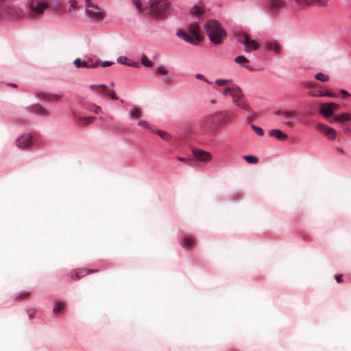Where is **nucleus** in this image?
<instances>
[{
    "instance_id": "f257e3e1",
    "label": "nucleus",
    "mask_w": 351,
    "mask_h": 351,
    "mask_svg": "<svg viewBox=\"0 0 351 351\" xmlns=\"http://www.w3.org/2000/svg\"><path fill=\"white\" fill-rule=\"evenodd\" d=\"M233 117L234 114L227 110L219 111L203 117L200 125L204 130L214 132L217 128L228 123Z\"/></svg>"
},
{
    "instance_id": "6ab92c4d",
    "label": "nucleus",
    "mask_w": 351,
    "mask_h": 351,
    "mask_svg": "<svg viewBox=\"0 0 351 351\" xmlns=\"http://www.w3.org/2000/svg\"><path fill=\"white\" fill-rule=\"evenodd\" d=\"M74 65L77 68H95L97 66V62L88 64L87 62L82 61L80 58H77L74 61Z\"/></svg>"
},
{
    "instance_id": "f704fd0d",
    "label": "nucleus",
    "mask_w": 351,
    "mask_h": 351,
    "mask_svg": "<svg viewBox=\"0 0 351 351\" xmlns=\"http://www.w3.org/2000/svg\"><path fill=\"white\" fill-rule=\"evenodd\" d=\"M230 82H231L230 80H224V79H219V80H217L215 82V83L217 85L220 86H223L227 85V84H228Z\"/></svg>"
},
{
    "instance_id": "dca6fc26",
    "label": "nucleus",
    "mask_w": 351,
    "mask_h": 351,
    "mask_svg": "<svg viewBox=\"0 0 351 351\" xmlns=\"http://www.w3.org/2000/svg\"><path fill=\"white\" fill-rule=\"evenodd\" d=\"M95 120V117H76L75 121L76 123L79 127L83 128L90 123H92Z\"/></svg>"
},
{
    "instance_id": "c756f323",
    "label": "nucleus",
    "mask_w": 351,
    "mask_h": 351,
    "mask_svg": "<svg viewBox=\"0 0 351 351\" xmlns=\"http://www.w3.org/2000/svg\"><path fill=\"white\" fill-rule=\"evenodd\" d=\"M68 2L70 5L69 8V12H71L73 10H77L80 8L77 0H68Z\"/></svg>"
},
{
    "instance_id": "ea45409f",
    "label": "nucleus",
    "mask_w": 351,
    "mask_h": 351,
    "mask_svg": "<svg viewBox=\"0 0 351 351\" xmlns=\"http://www.w3.org/2000/svg\"><path fill=\"white\" fill-rule=\"evenodd\" d=\"M133 2L135 4L136 8L138 10V12L141 13L143 12V8L142 3L140 1V0H133Z\"/></svg>"
},
{
    "instance_id": "aec40b11",
    "label": "nucleus",
    "mask_w": 351,
    "mask_h": 351,
    "mask_svg": "<svg viewBox=\"0 0 351 351\" xmlns=\"http://www.w3.org/2000/svg\"><path fill=\"white\" fill-rule=\"evenodd\" d=\"M234 62L241 66L246 68L249 71H254V69L248 65H244L245 63L249 62V60L246 58L244 56H239L234 58Z\"/></svg>"
},
{
    "instance_id": "0e129e2a",
    "label": "nucleus",
    "mask_w": 351,
    "mask_h": 351,
    "mask_svg": "<svg viewBox=\"0 0 351 351\" xmlns=\"http://www.w3.org/2000/svg\"><path fill=\"white\" fill-rule=\"evenodd\" d=\"M5 0H0V3H1L2 2H3Z\"/></svg>"
},
{
    "instance_id": "7ed1b4c3",
    "label": "nucleus",
    "mask_w": 351,
    "mask_h": 351,
    "mask_svg": "<svg viewBox=\"0 0 351 351\" xmlns=\"http://www.w3.org/2000/svg\"><path fill=\"white\" fill-rule=\"evenodd\" d=\"M222 93L224 96L230 95L232 103L237 107L247 111L250 110L249 105L246 103L245 95L239 86L233 85L226 87Z\"/></svg>"
},
{
    "instance_id": "864d4df0",
    "label": "nucleus",
    "mask_w": 351,
    "mask_h": 351,
    "mask_svg": "<svg viewBox=\"0 0 351 351\" xmlns=\"http://www.w3.org/2000/svg\"><path fill=\"white\" fill-rule=\"evenodd\" d=\"M285 125L289 128H293L294 126V123L293 121H287L285 123Z\"/></svg>"
},
{
    "instance_id": "412c9836",
    "label": "nucleus",
    "mask_w": 351,
    "mask_h": 351,
    "mask_svg": "<svg viewBox=\"0 0 351 351\" xmlns=\"http://www.w3.org/2000/svg\"><path fill=\"white\" fill-rule=\"evenodd\" d=\"M351 121V115L346 113H341L340 114L337 115L333 121H331V123H333L334 121L343 123L346 121Z\"/></svg>"
},
{
    "instance_id": "ddd939ff",
    "label": "nucleus",
    "mask_w": 351,
    "mask_h": 351,
    "mask_svg": "<svg viewBox=\"0 0 351 351\" xmlns=\"http://www.w3.org/2000/svg\"><path fill=\"white\" fill-rule=\"evenodd\" d=\"M316 128L318 131L324 133L328 138L335 139L336 131L333 128L323 123H318Z\"/></svg>"
},
{
    "instance_id": "8fccbe9b",
    "label": "nucleus",
    "mask_w": 351,
    "mask_h": 351,
    "mask_svg": "<svg viewBox=\"0 0 351 351\" xmlns=\"http://www.w3.org/2000/svg\"><path fill=\"white\" fill-rule=\"evenodd\" d=\"M304 86L306 87V88H311V89H313V88L314 87V84L313 83H311V82H306L304 84Z\"/></svg>"
},
{
    "instance_id": "393cba45",
    "label": "nucleus",
    "mask_w": 351,
    "mask_h": 351,
    "mask_svg": "<svg viewBox=\"0 0 351 351\" xmlns=\"http://www.w3.org/2000/svg\"><path fill=\"white\" fill-rule=\"evenodd\" d=\"M84 269H79V270H74L71 272V278L73 280H79L82 276H84Z\"/></svg>"
},
{
    "instance_id": "473e14b6",
    "label": "nucleus",
    "mask_w": 351,
    "mask_h": 351,
    "mask_svg": "<svg viewBox=\"0 0 351 351\" xmlns=\"http://www.w3.org/2000/svg\"><path fill=\"white\" fill-rule=\"evenodd\" d=\"M64 308V304L62 302H57L53 308L54 313H60Z\"/></svg>"
},
{
    "instance_id": "20e7f679",
    "label": "nucleus",
    "mask_w": 351,
    "mask_h": 351,
    "mask_svg": "<svg viewBox=\"0 0 351 351\" xmlns=\"http://www.w3.org/2000/svg\"><path fill=\"white\" fill-rule=\"evenodd\" d=\"M176 35L186 42L193 45L197 44L202 40L199 34V28L197 23L191 24L186 30H178L176 32Z\"/></svg>"
},
{
    "instance_id": "e2e57ef3",
    "label": "nucleus",
    "mask_w": 351,
    "mask_h": 351,
    "mask_svg": "<svg viewBox=\"0 0 351 351\" xmlns=\"http://www.w3.org/2000/svg\"><path fill=\"white\" fill-rule=\"evenodd\" d=\"M12 86H14V87H16V84H12Z\"/></svg>"
},
{
    "instance_id": "c03bdc74",
    "label": "nucleus",
    "mask_w": 351,
    "mask_h": 351,
    "mask_svg": "<svg viewBox=\"0 0 351 351\" xmlns=\"http://www.w3.org/2000/svg\"><path fill=\"white\" fill-rule=\"evenodd\" d=\"M195 77H196L197 79H199V80H202L205 81V82H206V83H208V84H210V82L208 80H206V79L205 78V77H204L202 74H199H199H197V75H195Z\"/></svg>"
},
{
    "instance_id": "a18cd8bd",
    "label": "nucleus",
    "mask_w": 351,
    "mask_h": 351,
    "mask_svg": "<svg viewBox=\"0 0 351 351\" xmlns=\"http://www.w3.org/2000/svg\"><path fill=\"white\" fill-rule=\"evenodd\" d=\"M98 270L97 269H84V274H83L84 276H86L87 274H92V273H95V272H97Z\"/></svg>"
},
{
    "instance_id": "2eb2a0df",
    "label": "nucleus",
    "mask_w": 351,
    "mask_h": 351,
    "mask_svg": "<svg viewBox=\"0 0 351 351\" xmlns=\"http://www.w3.org/2000/svg\"><path fill=\"white\" fill-rule=\"evenodd\" d=\"M193 154L194 156L199 161L208 162L212 158L210 154L201 149H194L193 151Z\"/></svg>"
},
{
    "instance_id": "79ce46f5",
    "label": "nucleus",
    "mask_w": 351,
    "mask_h": 351,
    "mask_svg": "<svg viewBox=\"0 0 351 351\" xmlns=\"http://www.w3.org/2000/svg\"><path fill=\"white\" fill-rule=\"evenodd\" d=\"M138 125L147 129H151L149 123L146 121L140 120L138 123Z\"/></svg>"
},
{
    "instance_id": "5701e85b",
    "label": "nucleus",
    "mask_w": 351,
    "mask_h": 351,
    "mask_svg": "<svg viewBox=\"0 0 351 351\" xmlns=\"http://www.w3.org/2000/svg\"><path fill=\"white\" fill-rule=\"evenodd\" d=\"M275 113L276 115H282L287 119H290L297 115V112L295 110H278Z\"/></svg>"
},
{
    "instance_id": "bf43d9fd",
    "label": "nucleus",
    "mask_w": 351,
    "mask_h": 351,
    "mask_svg": "<svg viewBox=\"0 0 351 351\" xmlns=\"http://www.w3.org/2000/svg\"><path fill=\"white\" fill-rule=\"evenodd\" d=\"M345 132L350 133V132H351V130H350L349 128H346V129L345 130Z\"/></svg>"
},
{
    "instance_id": "72a5a7b5",
    "label": "nucleus",
    "mask_w": 351,
    "mask_h": 351,
    "mask_svg": "<svg viewBox=\"0 0 351 351\" xmlns=\"http://www.w3.org/2000/svg\"><path fill=\"white\" fill-rule=\"evenodd\" d=\"M156 72L157 74L161 75H166L168 73L167 69L165 67L162 66H158L156 69Z\"/></svg>"
},
{
    "instance_id": "4468645a",
    "label": "nucleus",
    "mask_w": 351,
    "mask_h": 351,
    "mask_svg": "<svg viewBox=\"0 0 351 351\" xmlns=\"http://www.w3.org/2000/svg\"><path fill=\"white\" fill-rule=\"evenodd\" d=\"M31 143L32 136L28 134H23L16 140V146L21 149L29 147Z\"/></svg>"
},
{
    "instance_id": "6e6d98bb",
    "label": "nucleus",
    "mask_w": 351,
    "mask_h": 351,
    "mask_svg": "<svg viewBox=\"0 0 351 351\" xmlns=\"http://www.w3.org/2000/svg\"><path fill=\"white\" fill-rule=\"evenodd\" d=\"M101 111V108L98 106H95L94 107V112L96 114H98Z\"/></svg>"
},
{
    "instance_id": "a19ab883",
    "label": "nucleus",
    "mask_w": 351,
    "mask_h": 351,
    "mask_svg": "<svg viewBox=\"0 0 351 351\" xmlns=\"http://www.w3.org/2000/svg\"><path fill=\"white\" fill-rule=\"evenodd\" d=\"M106 94L109 96L112 99H117L118 97L117 96V94L113 90H110L106 92Z\"/></svg>"
},
{
    "instance_id": "de8ad7c7",
    "label": "nucleus",
    "mask_w": 351,
    "mask_h": 351,
    "mask_svg": "<svg viewBox=\"0 0 351 351\" xmlns=\"http://www.w3.org/2000/svg\"><path fill=\"white\" fill-rule=\"evenodd\" d=\"M112 64V62H109V61H104L101 63V66L103 67H107V66H111Z\"/></svg>"
},
{
    "instance_id": "680f3d73",
    "label": "nucleus",
    "mask_w": 351,
    "mask_h": 351,
    "mask_svg": "<svg viewBox=\"0 0 351 351\" xmlns=\"http://www.w3.org/2000/svg\"><path fill=\"white\" fill-rule=\"evenodd\" d=\"M110 86H114V82H111V83H110Z\"/></svg>"
},
{
    "instance_id": "0eeeda50",
    "label": "nucleus",
    "mask_w": 351,
    "mask_h": 351,
    "mask_svg": "<svg viewBox=\"0 0 351 351\" xmlns=\"http://www.w3.org/2000/svg\"><path fill=\"white\" fill-rule=\"evenodd\" d=\"M30 12H29V18L34 19L40 16L49 5L47 2H40L37 0H30L29 1Z\"/></svg>"
},
{
    "instance_id": "4be33fe9",
    "label": "nucleus",
    "mask_w": 351,
    "mask_h": 351,
    "mask_svg": "<svg viewBox=\"0 0 351 351\" xmlns=\"http://www.w3.org/2000/svg\"><path fill=\"white\" fill-rule=\"evenodd\" d=\"M89 88L96 93L104 94L106 92L107 86L105 84H91Z\"/></svg>"
},
{
    "instance_id": "c85d7f7f",
    "label": "nucleus",
    "mask_w": 351,
    "mask_h": 351,
    "mask_svg": "<svg viewBox=\"0 0 351 351\" xmlns=\"http://www.w3.org/2000/svg\"><path fill=\"white\" fill-rule=\"evenodd\" d=\"M190 13L192 15L199 16L203 14V10L200 7L195 5L193 8L191 9Z\"/></svg>"
},
{
    "instance_id": "1a4fd4ad",
    "label": "nucleus",
    "mask_w": 351,
    "mask_h": 351,
    "mask_svg": "<svg viewBox=\"0 0 351 351\" xmlns=\"http://www.w3.org/2000/svg\"><path fill=\"white\" fill-rule=\"evenodd\" d=\"M339 108V105L333 103L322 104L319 108L320 114L324 117H330L333 115L334 112Z\"/></svg>"
},
{
    "instance_id": "c9c22d12",
    "label": "nucleus",
    "mask_w": 351,
    "mask_h": 351,
    "mask_svg": "<svg viewBox=\"0 0 351 351\" xmlns=\"http://www.w3.org/2000/svg\"><path fill=\"white\" fill-rule=\"evenodd\" d=\"M131 115L134 118H138L141 117V111L138 108H134L131 110Z\"/></svg>"
},
{
    "instance_id": "6e6552de",
    "label": "nucleus",
    "mask_w": 351,
    "mask_h": 351,
    "mask_svg": "<svg viewBox=\"0 0 351 351\" xmlns=\"http://www.w3.org/2000/svg\"><path fill=\"white\" fill-rule=\"evenodd\" d=\"M237 38L238 42L244 45L246 52L256 50L259 47L258 43L254 40H251L247 34H239L237 35Z\"/></svg>"
},
{
    "instance_id": "e433bc0d",
    "label": "nucleus",
    "mask_w": 351,
    "mask_h": 351,
    "mask_svg": "<svg viewBox=\"0 0 351 351\" xmlns=\"http://www.w3.org/2000/svg\"><path fill=\"white\" fill-rule=\"evenodd\" d=\"M252 128L254 130V131L259 136H263L264 135V130L259 127H257L256 125H252Z\"/></svg>"
},
{
    "instance_id": "7c9ffc66",
    "label": "nucleus",
    "mask_w": 351,
    "mask_h": 351,
    "mask_svg": "<svg viewBox=\"0 0 351 351\" xmlns=\"http://www.w3.org/2000/svg\"><path fill=\"white\" fill-rule=\"evenodd\" d=\"M315 79L317 80H319L322 82H325L329 80V77L328 75H326L325 74L322 73H318L315 76Z\"/></svg>"
},
{
    "instance_id": "bb28decb",
    "label": "nucleus",
    "mask_w": 351,
    "mask_h": 351,
    "mask_svg": "<svg viewBox=\"0 0 351 351\" xmlns=\"http://www.w3.org/2000/svg\"><path fill=\"white\" fill-rule=\"evenodd\" d=\"M243 159L250 164H257L258 162V158L254 156H245Z\"/></svg>"
},
{
    "instance_id": "49530a36",
    "label": "nucleus",
    "mask_w": 351,
    "mask_h": 351,
    "mask_svg": "<svg viewBox=\"0 0 351 351\" xmlns=\"http://www.w3.org/2000/svg\"><path fill=\"white\" fill-rule=\"evenodd\" d=\"M27 314L30 319H32L34 317L35 311L33 309H29L27 311Z\"/></svg>"
},
{
    "instance_id": "f3484780",
    "label": "nucleus",
    "mask_w": 351,
    "mask_h": 351,
    "mask_svg": "<svg viewBox=\"0 0 351 351\" xmlns=\"http://www.w3.org/2000/svg\"><path fill=\"white\" fill-rule=\"evenodd\" d=\"M29 110L33 113H35V114H37L38 115L43 116V117L49 115V112H47V110L46 109L43 108L41 106H40L38 104L32 106V107H30L29 108Z\"/></svg>"
},
{
    "instance_id": "052dcab7",
    "label": "nucleus",
    "mask_w": 351,
    "mask_h": 351,
    "mask_svg": "<svg viewBox=\"0 0 351 351\" xmlns=\"http://www.w3.org/2000/svg\"><path fill=\"white\" fill-rule=\"evenodd\" d=\"M211 104H216V101H215V100H212V101H211Z\"/></svg>"
},
{
    "instance_id": "13d9d810",
    "label": "nucleus",
    "mask_w": 351,
    "mask_h": 351,
    "mask_svg": "<svg viewBox=\"0 0 351 351\" xmlns=\"http://www.w3.org/2000/svg\"><path fill=\"white\" fill-rule=\"evenodd\" d=\"M337 151H338L340 154H346V153H345V152H344V150H343V149H341V148H337Z\"/></svg>"
},
{
    "instance_id": "58836bf2",
    "label": "nucleus",
    "mask_w": 351,
    "mask_h": 351,
    "mask_svg": "<svg viewBox=\"0 0 351 351\" xmlns=\"http://www.w3.org/2000/svg\"><path fill=\"white\" fill-rule=\"evenodd\" d=\"M45 96L46 97V98L51 99V100H58V99H60L62 97V95H48V94H45Z\"/></svg>"
},
{
    "instance_id": "f03ea898",
    "label": "nucleus",
    "mask_w": 351,
    "mask_h": 351,
    "mask_svg": "<svg viewBox=\"0 0 351 351\" xmlns=\"http://www.w3.org/2000/svg\"><path fill=\"white\" fill-rule=\"evenodd\" d=\"M204 28L210 40L215 45L221 44L226 36V31L217 20H209L205 24Z\"/></svg>"
},
{
    "instance_id": "3c124183",
    "label": "nucleus",
    "mask_w": 351,
    "mask_h": 351,
    "mask_svg": "<svg viewBox=\"0 0 351 351\" xmlns=\"http://www.w3.org/2000/svg\"><path fill=\"white\" fill-rule=\"evenodd\" d=\"M335 279L337 280V282L340 283L343 281V279H342V276L341 275H336L335 276Z\"/></svg>"
},
{
    "instance_id": "423d86ee",
    "label": "nucleus",
    "mask_w": 351,
    "mask_h": 351,
    "mask_svg": "<svg viewBox=\"0 0 351 351\" xmlns=\"http://www.w3.org/2000/svg\"><path fill=\"white\" fill-rule=\"evenodd\" d=\"M169 10V4L167 0H154L148 7L149 13L155 17H162Z\"/></svg>"
},
{
    "instance_id": "b1692460",
    "label": "nucleus",
    "mask_w": 351,
    "mask_h": 351,
    "mask_svg": "<svg viewBox=\"0 0 351 351\" xmlns=\"http://www.w3.org/2000/svg\"><path fill=\"white\" fill-rule=\"evenodd\" d=\"M194 243L193 239L189 237H185L182 241V245L186 249H191L194 245Z\"/></svg>"
},
{
    "instance_id": "f8f14e48",
    "label": "nucleus",
    "mask_w": 351,
    "mask_h": 351,
    "mask_svg": "<svg viewBox=\"0 0 351 351\" xmlns=\"http://www.w3.org/2000/svg\"><path fill=\"white\" fill-rule=\"evenodd\" d=\"M288 0H269V9L272 14H277L281 9L285 8Z\"/></svg>"
},
{
    "instance_id": "2f4dec72",
    "label": "nucleus",
    "mask_w": 351,
    "mask_h": 351,
    "mask_svg": "<svg viewBox=\"0 0 351 351\" xmlns=\"http://www.w3.org/2000/svg\"><path fill=\"white\" fill-rule=\"evenodd\" d=\"M311 96L312 97H324V96H326V97H335V95H332V94H330V93H323L322 91H319L317 94H315L313 92H311Z\"/></svg>"
},
{
    "instance_id": "9d476101",
    "label": "nucleus",
    "mask_w": 351,
    "mask_h": 351,
    "mask_svg": "<svg viewBox=\"0 0 351 351\" xmlns=\"http://www.w3.org/2000/svg\"><path fill=\"white\" fill-rule=\"evenodd\" d=\"M328 0H295V3L300 8H305L308 6L325 7L327 5Z\"/></svg>"
},
{
    "instance_id": "a878e982",
    "label": "nucleus",
    "mask_w": 351,
    "mask_h": 351,
    "mask_svg": "<svg viewBox=\"0 0 351 351\" xmlns=\"http://www.w3.org/2000/svg\"><path fill=\"white\" fill-rule=\"evenodd\" d=\"M128 59L125 56H120L117 59V62L122 64L130 65L132 66H137L138 65V64L137 62H134L132 64H130L128 62Z\"/></svg>"
},
{
    "instance_id": "a211bd4d",
    "label": "nucleus",
    "mask_w": 351,
    "mask_h": 351,
    "mask_svg": "<svg viewBox=\"0 0 351 351\" xmlns=\"http://www.w3.org/2000/svg\"><path fill=\"white\" fill-rule=\"evenodd\" d=\"M269 135L276 137L280 141H285L288 138V136L285 133L278 129L271 130L269 132Z\"/></svg>"
},
{
    "instance_id": "cd10ccee",
    "label": "nucleus",
    "mask_w": 351,
    "mask_h": 351,
    "mask_svg": "<svg viewBox=\"0 0 351 351\" xmlns=\"http://www.w3.org/2000/svg\"><path fill=\"white\" fill-rule=\"evenodd\" d=\"M142 64L146 67H151L153 66V62L148 59L146 55L143 54L141 56Z\"/></svg>"
},
{
    "instance_id": "09e8293b",
    "label": "nucleus",
    "mask_w": 351,
    "mask_h": 351,
    "mask_svg": "<svg viewBox=\"0 0 351 351\" xmlns=\"http://www.w3.org/2000/svg\"><path fill=\"white\" fill-rule=\"evenodd\" d=\"M29 295V292H23V293H20L19 297L22 299V298H27Z\"/></svg>"
},
{
    "instance_id": "4c0bfd02",
    "label": "nucleus",
    "mask_w": 351,
    "mask_h": 351,
    "mask_svg": "<svg viewBox=\"0 0 351 351\" xmlns=\"http://www.w3.org/2000/svg\"><path fill=\"white\" fill-rule=\"evenodd\" d=\"M156 133H157V134H158V135H159L162 138H163V139H165V140H167H167H169V135L167 132H164V131H162V130H158V131L156 132Z\"/></svg>"
},
{
    "instance_id": "37998d69",
    "label": "nucleus",
    "mask_w": 351,
    "mask_h": 351,
    "mask_svg": "<svg viewBox=\"0 0 351 351\" xmlns=\"http://www.w3.org/2000/svg\"><path fill=\"white\" fill-rule=\"evenodd\" d=\"M178 160L180 162H185L189 165H191V163L192 162L191 159L186 158L178 157Z\"/></svg>"
},
{
    "instance_id": "39448f33",
    "label": "nucleus",
    "mask_w": 351,
    "mask_h": 351,
    "mask_svg": "<svg viewBox=\"0 0 351 351\" xmlns=\"http://www.w3.org/2000/svg\"><path fill=\"white\" fill-rule=\"evenodd\" d=\"M86 16L92 21L99 22L104 19L105 12L97 5L95 4L92 0H85Z\"/></svg>"
},
{
    "instance_id": "603ef678",
    "label": "nucleus",
    "mask_w": 351,
    "mask_h": 351,
    "mask_svg": "<svg viewBox=\"0 0 351 351\" xmlns=\"http://www.w3.org/2000/svg\"><path fill=\"white\" fill-rule=\"evenodd\" d=\"M341 93H342V95H343V98H346V97H349V96H350V94H349L347 91H346V90H341Z\"/></svg>"
},
{
    "instance_id": "4d7b16f0",
    "label": "nucleus",
    "mask_w": 351,
    "mask_h": 351,
    "mask_svg": "<svg viewBox=\"0 0 351 351\" xmlns=\"http://www.w3.org/2000/svg\"><path fill=\"white\" fill-rule=\"evenodd\" d=\"M319 91V90H314V89H311V90H310L308 91V94L311 95V92H313L315 94H317Z\"/></svg>"
},
{
    "instance_id": "9b49d317",
    "label": "nucleus",
    "mask_w": 351,
    "mask_h": 351,
    "mask_svg": "<svg viewBox=\"0 0 351 351\" xmlns=\"http://www.w3.org/2000/svg\"><path fill=\"white\" fill-rule=\"evenodd\" d=\"M264 48L267 51H273L275 55L281 53L282 47L279 42L275 39H267L264 43Z\"/></svg>"
},
{
    "instance_id": "5fc2aeb1",
    "label": "nucleus",
    "mask_w": 351,
    "mask_h": 351,
    "mask_svg": "<svg viewBox=\"0 0 351 351\" xmlns=\"http://www.w3.org/2000/svg\"><path fill=\"white\" fill-rule=\"evenodd\" d=\"M10 10H11L12 12L14 11L17 14L21 12L20 9H19V8H16L12 7V8H10Z\"/></svg>"
}]
</instances>
